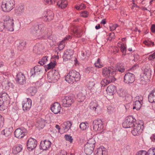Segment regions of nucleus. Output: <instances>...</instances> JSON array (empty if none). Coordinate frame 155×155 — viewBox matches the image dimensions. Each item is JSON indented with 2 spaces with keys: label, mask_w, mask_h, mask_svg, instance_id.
<instances>
[{
  "label": "nucleus",
  "mask_w": 155,
  "mask_h": 155,
  "mask_svg": "<svg viewBox=\"0 0 155 155\" xmlns=\"http://www.w3.org/2000/svg\"><path fill=\"white\" fill-rule=\"evenodd\" d=\"M80 75L79 72L75 70L69 71L65 78V80L69 83L72 84L74 82L77 81L80 78Z\"/></svg>",
  "instance_id": "f257e3e1"
},
{
  "label": "nucleus",
  "mask_w": 155,
  "mask_h": 155,
  "mask_svg": "<svg viewBox=\"0 0 155 155\" xmlns=\"http://www.w3.org/2000/svg\"><path fill=\"white\" fill-rule=\"evenodd\" d=\"M15 1L14 0H6L2 2V8L4 12H9L14 7Z\"/></svg>",
  "instance_id": "f03ea898"
},
{
  "label": "nucleus",
  "mask_w": 155,
  "mask_h": 155,
  "mask_svg": "<svg viewBox=\"0 0 155 155\" xmlns=\"http://www.w3.org/2000/svg\"><path fill=\"white\" fill-rule=\"evenodd\" d=\"M75 100V97L73 95L66 96L61 101V104L64 107H70L74 103Z\"/></svg>",
  "instance_id": "7ed1b4c3"
},
{
  "label": "nucleus",
  "mask_w": 155,
  "mask_h": 155,
  "mask_svg": "<svg viewBox=\"0 0 155 155\" xmlns=\"http://www.w3.org/2000/svg\"><path fill=\"white\" fill-rule=\"evenodd\" d=\"M151 70L145 69L142 77L141 78V83L142 84H146L150 81L151 75Z\"/></svg>",
  "instance_id": "20e7f679"
},
{
  "label": "nucleus",
  "mask_w": 155,
  "mask_h": 155,
  "mask_svg": "<svg viewBox=\"0 0 155 155\" xmlns=\"http://www.w3.org/2000/svg\"><path fill=\"white\" fill-rule=\"evenodd\" d=\"M136 120L132 116L127 117L122 124L123 127L125 128L133 127L137 123Z\"/></svg>",
  "instance_id": "39448f33"
},
{
  "label": "nucleus",
  "mask_w": 155,
  "mask_h": 155,
  "mask_svg": "<svg viewBox=\"0 0 155 155\" xmlns=\"http://www.w3.org/2000/svg\"><path fill=\"white\" fill-rule=\"evenodd\" d=\"M6 30L12 31L14 30L13 26L14 25V20L12 18L7 16L4 20Z\"/></svg>",
  "instance_id": "423d86ee"
},
{
  "label": "nucleus",
  "mask_w": 155,
  "mask_h": 155,
  "mask_svg": "<svg viewBox=\"0 0 155 155\" xmlns=\"http://www.w3.org/2000/svg\"><path fill=\"white\" fill-rule=\"evenodd\" d=\"M131 133L134 136H137L142 132L143 128V124L137 123L133 127Z\"/></svg>",
  "instance_id": "0eeeda50"
},
{
  "label": "nucleus",
  "mask_w": 155,
  "mask_h": 155,
  "mask_svg": "<svg viewBox=\"0 0 155 155\" xmlns=\"http://www.w3.org/2000/svg\"><path fill=\"white\" fill-rule=\"evenodd\" d=\"M90 109L97 114L101 113V107L97 101H91L89 104Z\"/></svg>",
  "instance_id": "6e6552de"
},
{
  "label": "nucleus",
  "mask_w": 155,
  "mask_h": 155,
  "mask_svg": "<svg viewBox=\"0 0 155 155\" xmlns=\"http://www.w3.org/2000/svg\"><path fill=\"white\" fill-rule=\"evenodd\" d=\"M93 128L95 131H100L102 129L104 125L101 120H95L93 122Z\"/></svg>",
  "instance_id": "1a4fd4ad"
},
{
  "label": "nucleus",
  "mask_w": 155,
  "mask_h": 155,
  "mask_svg": "<svg viewBox=\"0 0 155 155\" xmlns=\"http://www.w3.org/2000/svg\"><path fill=\"white\" fill-rule=\"evenodd\" d=\"M37 141L34 138H30L28 140L27 146L28 149L31 151L35 149L37 146Z\"/></svg>",
  "instance_id": "9d476101"
},
{
  "label": "nucleus",
  "mask_w": 155,
  "mask_h": 155,
  "mask_svg": "<svg viewBox=\"0 0 155 155\" xmlns=\"http://www.w3.org/2000/svg\"><path fill=\"white\" fill-rule=\"evenodd\" d=\"M124 82L127 84L132 83L135 81V75L130 72L127 73L124 76Z\"/></svg>",
  "instance_id": "9b49d317"
},
{
  "label": "nucleus",
  "mask_w": 155,
  "mask_h": 155,
  "mask_svg": "<svg viewBox=\"0 0 155 155\" xmlns=\"http://www.w3.org/2000/svg\"><path fill=\"white\" fill-rule=\"evenodd\" d=\"M102 74L104 76L110 77L114 76L113 74H115V72L110 67H105L102 69Z\"/></svg>",
  "instance_id": "f8f14e48"
},
{
  "label": "nucleus",
  "mask_w": 155,
  "mask_h": 155,
  "mask_svg": "<svg viewBox=\"0 0 155 155\" xmlns=\"http://www.w3.org/2000/svg\"><path fill=\"white\" fill-rule=\"evenodd\" d=\"M26 130L24 129L18 128L15 132V137L18 138H21L27 134Z\"/></svg>",
  "instance_id": "ddd939ff"
},
{
  "label": "nucleus",
  "mask_w": 155,
  "mask_h": 155,
  "mask_svg": "<svg viewBox=\"0 0 155 155\" xmlns=\"http://www.w3.org/2000/svg\"><path fill=\"white\" fill-rule=\"evenodd\" d=\"M115 80L114 76L107 77L102 80L101 84L102 87H105L110 83L114 81Z\"/></svg>",
  "instance_id": "4468645a"
},
{
  "label": "nucleus",
  "mask_w": 155,
  "mask_h": 155,
  "mask_svg": "<svg viewBox=\"0 0 155 155\" xmlns=\"http://www.w3.org/2000/svg\"><path fill=\"white\" fill-rule=\"evenodd\" d=\"M40 67L41 66L39 65L36 66L31 69L30 72L31 77H37L39 75L41 71Z\"/></svg>",
  "instance_id": "2eb2a0df"
},
{
  "label": "nucleus",
  "mask_w": 155,
  "mask_h": 155,
  "mask_svg": "<svg viewBox=\"0 0 155 155\" xmlns=\"http://www.w3.org/2000/svg\"><path fill=\"white\" fill-rule=\"evenodd\" d=\"M51 142L49 140L41 141L40 144V149L43 150H48L51 147Z\"/></svg>",
  "instance_id": "dca6fc26"
},
{
  "label": "nucleus",
  "mask_w": 155,
  "mask_h": 155,
  "mask_svg": "<svg viewBox=\"0 0 155 155\" xmlns=\"http://www.w3.org/2000/svg\"><path fill=\"white\" fill-rule=\"evenodd\" d=\"M8 99V95L6 92L3 91L0 93V104L9 102Z\"/></svg>",
  "instance_id": "f3484780"
},
{
  "label": "nucleus",
  "mask_w": 155,
  "mask_h": 155,
  "mask_svg": "<svg viewBox=\"0 0 155 155\" xmlns=\"http://www.w3.org/2000/svg\"><path fill=\"white\" fill-rule=\"evenodd\" d=\"M73 54L74 52L72 50L69 49L66 50L64 52L63 56L64 60L67 61L71 59Z\"/></svg>",
  "instance_id": "a211bd4d"
},
{
  "label": "nucleus",
  "mask_w": 155,
  "mask_h": 155,
  "mask_svg": "<svg viewBox=\"0 0 155 155\" xmlns=\"http://www.w3.org/2000/svg\"><path fill=\"white\" fill-rule=\"evenodd\" d=\"M17 49L20 51L24 49L26 42L25 41L23 40H17L15 42Z\"/></svg>",
  "instance_id": "6ab92c4d"
},
{
  "label": "nucleus",
  "mask_w": 155,
  "mask_h": 155,
  "mask_svg": "<svg viewBox=\"0 0 155 155\" xmlns=\"http://www.w3.org/2000/svg\"><path fill=\"white\" fill-rule=\"evenodd\" d=\"M31 100L29 98H27V101H23L22 104L23 110L28 111L29 110L31 107Z\"/></svg>",
  "instance_id": "aec40b11"
},
{
  "label": "nucleus",
  "mask_w": 155,
  "mask_h": 155,
  "mask_svg": "<svg viewBox=\"0 0 155 155\" xmlns=\"http://www.w3.org/2000/svg\"><path fill=\"white\" fill-rule=\"evenodd\" d=\"M61 108L60 104L58 103H54L51 107V111L55 114L60 113Z\"/></svg>",
  "instance_id": "412c9836"
},
{
  "label": "nucleus",
  "mask_w": 155,
  "mask_h": 155,
  "mask_svg": "<svg viewBox=\"0 0 155 155\" xmlns=\"http://www.w3.org/2000/svg\"><path fill=\"white\" fill-rule=\"evenodd\" d=\"M18 83L20 84H23L26 83V79L23 74L19 72L16 76Z\"/></svg>",
  "instance_id": "4be33fe9"
},
{
  "label": "nucleus",
  "mask_w": 155,
  "mask_h": 155,
  "mask_svg": "<svg viewBox=\"0 0 155 155\" xmlns=\"http://www.w3.org/2000/svg\"><path fill=\"white\" fill-rule=\"evenodd\" d=\"M39 28L37 31L35 35V36L38 37L41 36L46 33L45 29V28L43 25H39Z\"/></svg>",
  "instance_id": "5701e85b"
},
{
  "label": "nucleus",
  "mask_w": 155,
  "mask_h": 155,
  "mask_svg": "<svg viewBox=\"0 0 155 155\" xmlns=\"http://www.w3.org/2000/svg\"><path fill=\"white\" fill-rule=\"evenodd\" d=\"M94 147L85 145L84 148V152L87 155L91 154L93 152Z\"/></svg>",
  "instance_id": "b1692460"
},
{
  "label": "nucleus",
  "mask_w": 155,
  "mask_h": 155,
  "mask_svg": "<svg viewBox=\"0 0 155 155\" xmlns=\"http://www.w3.org/2000/svg\"><path fill=\"white\" fill-rule=\"evenodd\" d=\"M116 90V87L113 85H109L106 89V91L109 95H113Z\"/></svg>",
  "instance_id": "393cba45"
},
{
  "label": "nucleus",
  "mask_w": 155,
  "mask_h": 155,
  "mask_svg": "<svg viewBox=\"0 0 155 155\" xmlns=\"http://www.w3.org/2000/svg\"><path fill=\"white\" fill-rule=\"evenodd\" d=\"M148 100L150 102H155V89L153 90L148 96Z\"/></svg>",
  "instance_id": "a878e982"
},
{
  "label": "nucleus",
  "mask_w": 155,
  "mask_h": 155,
  "mask_svg": "<svg viewBox=\"0 0 155 155\" xmlns=\"http://www.w3.org/2000/svg\"><path fill=\"white\" fill-rule=\"evenodd\" d=\"M67 1L64 0L59 1L57 3V5L58 7L62 9L65 8L67 6Z\"/></svg>",
  "instance_id": "bb28decb"
},
{
  "label": "nucleus",
  "mask_w": 155,
  "mask_h": 155,
  "mask_svg": "<svg viewBox=\"0 0 155 155\" xmlns=\"http://www.w3.org/2000/svg\"><path fill=\"white\" fill-rule=\"evenodd\" d=\"M37 91V88L35 86L30 87L27 90L28 94L32 96L36 93Z\"/></svg>",
  "instance_id": "cd10ccee"
},
{
  "label": "nucleus",
  "mask_w": 155,
  "mask_h": 155,
  "mask_svg": "<svg viewBox=\"0 0 155 155\" xmlns=\"http://www.w3.org/2000/svg\"><path fill=\"white\" fill-rule=\"evenodd\" d=\"M22 149V145L19 144L16 145L12 148V152L15 154H16L21 151Z\"/></svg>",
  "instance_id": "c85d7f7f"
},
{
  "label": "nucleus",
  "mask_w": 155,
  "mask_h": 155,
  "mask_svg": "<svg viewBox=\"0 0 155 155\" xmlns=\"http://www.w3.org/2000/svg\"><path fill=\"white\" fill-rule=\"evenodd\" d=\"M50 75V73L49 75H48V77H50V78L51 79L52 81L54 82L57 81L59 78L60 76L58 72H55L54 74H52L51 75V76H49Z\"/></svg>",
  "instance_id": "c756f323"
},
{
  "label": "nucleus",
  "mask_w": 155,
  "mask_h": 155,
  "mask_svg": "<svg viewBox=\"0 0 155 155\" xmlns=\"http://www.w3.org/2000/svg\"><path fill=\"white\" fill-rule=\"evenodd\" d=\"M46 14H47V15L44 17L43 19L45 21H51L54 18L53 13L51 11H49V13H47L46 12Z\"/></svg>",
  "instance_id": "7c9ffc66"
},
{
  "label": "nucleus",
  "mask_w": 155,
  "mask_h": 155,
  "mask_svg": "<svg viewBox=\"0 0 155 155\" xmlns=\"http://www.w3.org/2000/svg\"><path fill=\"white\" fill-rule=\"evenodd\" d=\"M12 132V129L10 128H6L3 130L1 132V134L5 137L10 135Z\"/></svg>",
  "instance_id": "2f4dec72"
},
{
  "label": "nucleus",
  "mask_w": 155,
  "mask_h": 155,
  "mask_svg": "<svg viewBox=\"0 0 155 155\" xmlns=\"http://www.w3.org/2000/svg\"><path fill=\"white\" fill-rule=\"evenodd\" d=\"M72 125L71 122L69 121H67L64 123L62 125V126L64 130H68L70 129Z\"/></svg>",
  "instance_id": "473e14b6"
},
{
  "label": "nucleus",
  "mask_w": 155,
  "mask_h": 155,
  "mask_svg": "<svg viewBox=\"0 0 155 155\" xmlns=\"http://www.w3.org/2000/svg\"><path fill=\"white\" fill-rule=\"evenodd\" d=\"M123 64L118 63L117 64V68L116 70L121 72H123L124 71L125 68L123 65Z\"/></svg>",
  "instance_id": "72a5a7b5"
},
{
  "label": "nucleus",
  "mask_w": 155,
  "mask_h": 155,
  "mask_svg": "<svg viewBox=\"0 0 155 155\" xmlns=\"http://www.w3.org/2000/svg\"><path fill=\"white\" fill-rule=\"evenodd\" d=\"M141 103L138 101H134L133 104L134 106L133 109V110L136 109L137 110H139L142 105Z\"/></svg>",
  "instance_id": "f704fd0d"
},
{
  "label": "nucleus",
  "mask_w": 155,
  "mask_h": 155,
  "mask_svg": "<svg viewBox=\"0 0 155 155\" xmlns=\"http://www.w3.org/2000/svg\"><path fill=\"white\" fill-rule=\"evenodd\" d=\"M106 153L104 148L100 147L97 149L95 155H104Z\"/></svg>",
  "instance_id": "c9c22d12"
},
{
  "label": "nucleus",
  "mask_w": 155,
  "mask_h": 155,
  "mask_svg": "<svg viewBox=\"0 0 155 155\" xmlns=\"http://www.w3.org/2000/svg\"><path fill=\"white\" fill-rule=\"evenodd\" d=\"M39 28V25H38L33 26L30 28V32L31 34L35 35L37 31Z\"/></svg>",
  "instance_id": "e433bc0d"
},
{
  "label": "nucleus",
  "mask_w": 155,
  "mask_h": 155,
  "mask_svg": "<svg viewBox=\"0 0 155 155\" xmlns=\"http://www.w3.org/2000/svg\"><path fill=\"white\" fill-rule=\"evenodd\" d=\"M118 93L119 96L122 97H126L128 94L126 91L122 89L119 90Z\"/></svg>",
  "instance_id": "4c0bfd02"
},
{
  "label": "nucleus",
  "mask_w": 155,
  "mask_h": 155,
  "mask_svg": "<svg viewBox=\"0 0 155 155\" xmlns=\"http://www.w3.org/2000/svg\"><path fill=\"white\" fill-rule=\"evenodd\" d=\"M89 126V124L87 122L81 123L80 125V127L82 130H85Z\"/></svg>",
  "instance_id": "58836bf2"
},
{
  "label": "nucleus",
  "mask_w": 155,
  "mask_h": 155,
  "mask_svg": "<svg viewBox=\"0 0 155 155\" xmlns=\"http://www.w3.org/2000/svg\"><path fill=\"white\" fill-rule=\"evenodd\" d=\"M10 84L11 83L9 82L8 81H4L2 84L3 88H4L6 90L9 89Z\"/></svg>",
  "instance_id": "ea45409f"
},
{
  "label": "nucleus",
  "mask_w": 155,
  "mask_h": 155,
  "mask_svg": "<svg viewBox=\"0 0 155 155\" xmlns=\"http://www.w3.org/2000/svg\"><path fill=\"white\" fill-rule=\"evenodd\" d=\"M18 14H21L23 13L25 10V6L23 5H21L19 6L16 10Z\"/></svg>",
  "instance_id": "a19ab883"
},
{
  "label": "nucleus",
  "mask_w": 155,
  "mask_h": 155,
  "mask_svg": "<svg viewBox=\"0 0 155 155\" xmlns=\"http://www.w3.org/2000/svg\"><path fill=\"white\" fill-rule=\"evenodd\" d=\"M95 83L94 81H89L87 85V87L88 88L90 89L92 91L93 90H95Z\"/></svg>",
  "instance_id": "79ce46f5"
},
{
  "label": "nucleus",
  "mask_w": 155,
  "mask_h": 155,
  "mask_svg": "<svg viewBox=\"0 0 155 155\" xmlns=\"http://www.w3.org/2000/svg\"><path fill=\"white\" fill-rule=\"evenodd\" d=\"M95 142L94 139L93 138H91L89 140L85 145H89V146H92L94 147V144Z\"/></svg>",
  "instance_id": "37998d69"
},
{
  "label": "nucleus",
  "mask_w": 155,
  "mask_h": 155,
  "mask_svg": "<svg viewBox=\"0 0 155 155\" xmlns=\"http://www.w3.org/2000/svg\"><path fill=\"white\" fill-rule=\"evenodd\" d=\"M74 33L75 35H77V37H80L82 35V31L81 29H77L74 31Z\"/></svg>",
  "instance_id": "c03bdc74"
},
{
  "label": "nucleus",
  "mask_w": 155,
  "mask_h": 155,
  "mask_svg": "<svg viewBox=\"0 0 155 155\" xmlns=\"http://www.w3.org/2000/svg\"><path fill=\"white\" fill-rule=\"evenodd\" d=\"M48 56H47L44 57L42 58L41 61L38 62V63L40 64L41 65H43L48 61Z\"/></svg>",
  "instance_id": "a18cd8bd"
},
{
  "label": "nucleus",
  "mask_w": 155,
  "mask_h": 155,
  "mask_svg": "<svg viewBox=\"0 0 155 155\" xmlns=\"http://www.w3.org/2000/svg\"><path fill=\"white\" fill-rule=\"evenodd\" d=\"M147 153V155H155V148H150Z\"/></svg>",
  "instance_id": "49530a36"
},
{
  "label": "nucleus",
  "mask_w": 155,
  "mask_h": 155,
  "mask_svg": "<svg viewBox=\"0 0 155 155\" xmlns=\"http://www.w3.org/2000/svg\"><path fill=\"white\" fill-rule=\"evenodd\" d=\"M143 43L149 46H153L154 45V42H152L149 40H146L143 41Z\"/></svg>",
  "instance_id": "de8ad7c7"
},
{
  "label": "nucleus",
  "mask_w": 155,
  "mask_h": 155,
  "mask_svg": "<svg viewBox=\"0 0 155 155\" xmlns=\"http://www.w3.org/2000/svg\"><path fill=\"white\" fill-rule=\"evenodd\" d=\"M5 22L4 23L0 21V31H6L5 29Z\"/></svg>",
  "instance_id": "09e8293b"
},
{
  "label": "nucleus",
  "mask_w": 155,
  "mask_h": 155,
  "mask_svg": "<svg viewBox=\"0 0 155 155\" xmlns=\"http://www.w3.org/2000/svg\"><path fill=\"white\" fill-rule=\"evenodd\" d=\"M55 63L51 62L50 63L48 64L47 68L48 70L52 69L55 67Z\"/></svg>",
  "instance_id": "8fccbe9b"
},
{
  "label": "nucleus",
  "mask_w": 155,
  "mask_h": 155,
  "mask_svg": "<svg viewBox=\"0 0 155 155\" xmlns=\"http://www.w3.org/2000/svg\"><path fill=\"white\" fill-rule=\"evenodd\" d=\"M64 137L66 140L69 141L71 143H72L73 141L72 137L66 134L65 135Z\"/></svg>",
  "instance_id": "3c124183"
},
{
  "label": "nucleus",
  "mask_w": 155,
  "mask_h": 155,
  "mask_svg": "<svg viewBox=\"0 0 155 155\" xmlns=\"http://www.w3.org/2000/svg\"><path fill=\"white\" fill-rule=\"evenodd\" d=\"M4 121V118L0 115V130H1L3 127Z\"/></svg>",
  "instance_id": "603ef678"
},
{
  "label": "nucleus",
  "mask_w": 155,
  "mask_h": 155,
  "mask_svg": "<svg viewBox=\"0 0 155 155\" xmlns=\"http://www.w3.org/2000/svg\"><path fill=\"white\" fill-rule=\"evenodd\" d=\"M143 99V98L142 96H137L134 99V101H138L139 102H140L142 103Z\"/></svg>",
  "instance_id": "864d4df0"
},
{
  "label": "nucleus",
  "mask_w": 155,
  "mask_h": 155,
  "mask_svg": "<svg viewBox=\"0 0 155 155\" xmlns=\"http://www.w3.org/2000/svg\"><path fill=\"white\" fill-rule=\"evenodd\" d=\"M147 153L145 150H140L136 153V155H147Z\"/></svg>",
  "instance_id": "5fc2aeb1"
},
{
  "label": "nucleus",
  "mask_w": 155,
  "mask_h": 155,
  "mask_svg": "<svg viewBox=\"0 0 155 155\" xmlns=\"http://www.w3.org/2000/svg\"><path fill=\"white\" fill-rule=\"evenodd\" d=\"M109 36L108 38L107 39L110 41L115 37V34L114 33H110Z\"/></svg>",
  "instance_id": "6e6d98bb"
},
{
  "label": "nucleus",
  "mask_w": 155,
  "mask_h": 155,
  "mask_svg": "<svg viewBox=\"0 0 155 155\" xmlns=\"http://www.w3.org/2000/svg\"><path fill=\"white\" fill-rule=\"evenodd\" d=\"M94 64L96 67H98L99 68H101L102 66V65L100 64V58H98L97 62Z\"/></svg>",
  "instance_id": "4d7b16f0"
},
{
  "label": "nucleus",
  "mask_w": 155,
  "mask_h": 155,
  "mask_svg": "<svg viewBox=\"0 0 155 155\" xmlns=\"http://www.w3.org/2000/svg\"><path fill=\"white\" fill-rule=\"evenodd\" d=\"M154 59H155V52L150 54L148 57V59L149 60H152Z\"/></svg>",
  "instance_id": "13d9d810"
},
{
  "label": "nucleus",
  "mask_w": 155,
  "mask_h": 155,
  "mask_svg": "<svg viewBox=\"0 0 155 155\" xmlns=\"http://www.w3.org/2000/svg\"><path fill=\"white\" fill-rule=\"evenodd\" d=\"M45 4H51L54 2V0H44Z\"/></svg>",
  "instance_id": "bf43d9fd"
},
{
  "label": "nucleus",
  "mask_w": 155,
  "mask_h": 155,
  "mask_svg": "<svg viewBox=\"0 0 155 155\" xmlns=\"http://www.w3.org/2000/svg\"><path fill=\"white\" fill-rule=\"evenodd\" d=\"M2 104H0V110L3 111L5 109V103H2Z\"/></svg>",
  "instance_id": "052dcab7"
},
{
  "label": "nucleus",
  "mask_w": 155,
  "mask_h": 155,
  "mask_svg": "<svg viewBox=\"0 0 155 155\" xmlns=\"http://www.w3.org/2000/svg\"><path fill=\"white\" fill-rule=\"evenodd\" d=\"M80 15L81 17H87L88 15L87 12V11H84L81 13Z\"/></svg>",
  "instance_id": "680f3d73"
},
{
  "label": "nucleus",
  "mask_w": 155,
  "mask_h": 155,
  "mask_svg": "<svg viewBox=\"0 0 155 155\" xmlns=\"http://www.w3.org/2000/svg\"><path fill=\"white\" fill-rule=\"evenodd\" d=\"M118 26V25L117 24L112 25L111 26H110V29L111 31L114 30Z\"/></svg>",
  "instance_id": "e2e57ef3"
},
{
  "label": "nucleus",
  "mask_w": 155,
  "mask_h": 155,
  "mask_svg": "<svg viewBox=\"0 0 155 155\" xmlns=\"http://www.w3.org/2000/svg\"><path fill=\"white\" fill-rule=\"evenodd\" d=\"M113 53L114 54H116L119 51L118 48L117 47H114L113 48Z\"/></svg>",
  "instance_id": "0e129e2a"
},
{
  "label": "nucleus",
  "mask_w": 155,
  "mask_h": 155,
  "mask_svg": "<svg viewBox=\"0 0 155 155\" xmlns=\"http://www.w3.org/2000/svg\"><path fill=\"white\" fill-rule=\"evenodd\" d=\"M121 52L124 53H125L126 52V48L124 46H123L121 47Z\"/></svg>",
  "instance_id": "69168bd1"
},
{
  "label": "nucleus",
  "mask_w": 155,
  "mask_h": 155,
  "mask_svg": "<svg viewBox=\"0 0 155 155\" xmlns=\"http://www.w3.org/2000/svg\"><path fill=\"white\" fill-rule=\"evenodd\" d=\"M67 153L64 150H61L59 154V155H66Z\"/></svg>",
  "instance_id": "338daca9"
},
{
  "label": "nucleus",
  "mask_w": 155,
  "mask_h": 155,
  "mask_svg": "<svg viewBox=\"0 0 155 155\" xmlns=\"http://www.w3.org/2000/svg\"><path fill=\"white\" fill-rule=\"evenodd\" d=\"M151 31L152 32H155V25H152L151 28Z\"/></svg>",
  "instance_id": "774afa93"
}]
</instances>
